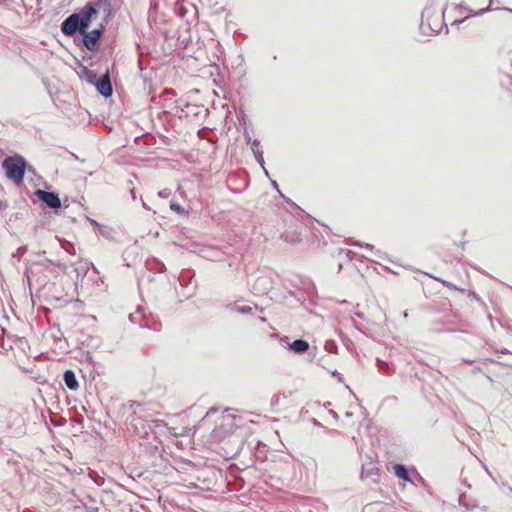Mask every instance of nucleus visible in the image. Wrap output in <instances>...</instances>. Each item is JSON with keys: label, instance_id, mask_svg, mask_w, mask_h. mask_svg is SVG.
Returning a JSON list of instances; mask_svg holds the SVG:
<instances>
[{"label": "nucleus", "instance_id": "nucleus-1", "mask_svg": "<svg viewBox=\"0 0 512 512\" xmlns=\"http://www.w3.org/2000/svg\"><path fill=\"white\" fill-rule=\"evenodd\" d=\"M451 12L452 8H446L445 10H437L433 7L425 8L421 17V29L427 33H439L446 26L445 18L450 19L451 24H456L469 17L466 15L461 19L452 18Z\"/></svg>", "mask_w": 512, "mask_h": 512}, {"label": "nucleus", "instance_id": "nucleus-2", "mask_svg": "<svg viewBox=\"0 0 512 512\" xmlns=\"http://www.w3.org/2000/svg\"><path fill=\"white\" fill-rule=\"evenodd\" d=\"M3 168L6 171L7 177L19 184L23 181V177L26 169V161L20 155L10 156L4 159L2 163Z\"/></svg>", "mask_w": 512, "mask_h": 512}, {"label": "nucleus", "instance_id": "nucleus-3", "mask_svg": "<svg viewBox=\"0 0 512 512\" xmlns=\"http://www.w3.org/2000/svg\"><path fill=\"white\" fill-rule=\"evenodd\" d=\"M45 252H41L39 253L37 256H38V260L36 261H33L31 263H29L27 266H26V269H25V277L27 279V282L28 284L31 283V281L41 272V267L42 266H46V264L50 263V264H53V265H56L60 268H63L65 269V265H63L62 263L60 262H54L48 258H45L43 255H44Z\"/></svg>", "mask_w": 512, "mask_h": 512}, {"label": "nucleus", "instance_id": "nucleus-4", "mask_svg": "<svg viewBox=\"0 0 512 512\" xmlns=\"http://www.w3.org/2000/svg\"><path fill=\"white\" fill-rule=\"evenodd\" d=\"M75 14L79 15L78 20L81 27V33H84L85 30L89 27L91 21L98 15V11L93 4L88 3L78 13Z\"/></svg>", "mask_w": 512, "mask_h": 512}, {"label": "nucleus", "instance_id": "nucleus-5", "mask_svg": "<svg viewBox=\"0 0 512 512\" xmlns=\"http://www.w3.org/2000/svg\"><path fill=\"white\" fill-rule=\"evenodd\" d=\"M35 195L44 202L49 208L57 209L61 207V200L59 196L53 192H48L38 189Z\"/></svg>", "mask_w": 512, "mask_h": 512}, {"label": "nucleus", "instance_id": "nucleus-6", "mask_svg": "<svg viewBox=\"0 0 512 512\" xmlns=\"http://www.w3.org/2000/svg\"><path fill=\"white\" fill-rule=\"evenodd\" d=\"M79 15L75 13L70 15L67 19H65L61 25V30L65 35H73L77 31L81 33V27L79 24Z\"/></svg>", "mask_w": 512, "mask_h": 512}, {"label": "nucleus", "instance_id": "nucleus-7", "mask_svg": "<svg viewBox=\"0 0 512 512\" xmlns=\"http://www.w3.org/2000/svg\"><path fill=\"white\" fill-rule=\"evenodd\" d=\"M471 15H479L489 10L492 0H467Z\"/></svg>", "mask_w": 512, "mask_h": 512}, {"label": "nucleus", "instance_id": "nucleus-8", "mask_svg": "<svg viewBox=\"0 0 512 512\" xmlns=\"http://www.w3.org/2000/svg\"><path fill=\"white\" fill-rule=\"evenodd\" d=\"M98 92L104 97H110L113 92L111 80L108 72L105 73L96 83Z\"/></svg>", "mask_w": 512, "mask_h": 512}, {"label": "nucleus", "instance_id": "nucleus-9", "mask_svg": "<svg viewBox=\"0 0 512 512\" xmlns=\"http://www.w3.org/2000/svg\"><path fill=\"white\" fill-rule=\"evenodd\" d=\"M83 34V41H84V45L88 48V49H93L95 47V45L97 44V41L98 39L100 38L101 36V31L100 30H92L91 32H84L82 33Z\"/></svg>", "mask_w": 512, "mask_h": 512}, {"label": "nucleus", "instance_id": "nucleus-10", "mask_svg": "<svg viewBox=\"0 0 512 512\" xmlns=\"http://www.w3.org/2000/svg\"><path fill=\"white\" fill-rule=\"evenodd\" d=\"M63 381L68 389L75 391L79 388L76 375L72 370H66L63 374Z\"/></svg>", "mask_w": 512, "mask_h": 512}, {"label": "nucleus", "instance_id": "nucleus-11", "mask_svg": "<svg viewBox=\"0 0 512 512\" xmlns=\"http://www.w3.org/2000/svg\"><path fill=\"white\" fill-rule=\"evenodd\" d=\"M459 505L467 510L478 508L479 505L475 499H472L466 492H462L458 499Z\"/></svg>", "mask_w": 512, "mask_h": 512}, {"label": "nucleus", "instance_id": "nucleus-12", "mask_svg": "<svg viewBox=\"0 0 512 512\" xmlns=\"http://www.w3.org/2000/svg\"><path fill=\"white\" fill-rule=\"evenodd\" d=\"M289 348L296 353H304L309 349V343L306 340L297 339L289 344Z\"/></svg>", "mask_w": 512, "mask_h": 512}, {"label": "nucleus", "instance_id": "nucleus-13", "mask_svg": "<svg viewBox=\"0 0 512 512\" xmlns=\"http://www.w3.org/2000/svg\"><path fill=\"white\" fill-rule=\"evenodd\" d=\"M73 266H74V271L77 274V278L79 276L84 277L87 274L88 270H89V263L88 262L79 261V262L74 263Z\"/></svg>", "mask_w": 512, "mask_h": 512}, {"label": "nucleus", "instance_id": "nucleus-14", "mask_svg": "<svg viewBox=\"0 0 512 512\" xmlns=\"http://www.w3.org/2000/svg\"><path fill=\"white\" fill-rule=\"evenodd\" d=\"M393 469H394V474L398 478H400L404 481H410L408 471L404 465L396 464V465H394Z\"/></svg>", "mask_w": 512, "mask_h": 512}, {"label": "nucleus", "instance_id": "nucleus-15", "mask_svg": "<svg viewBox=\"0 0 512 512\" xmlns=\"http://www.w3.org/2000/svg\"><path fill=\"white\" fill-rule=\"evenodd\" d=\"M247 138H248V141L250 143V147H251V150L252 152H255L256 150H261V145H260V141L259 140H251V138L249 137V135L247 134Z\"/></svg>", "mask_w": 512, "mask_h": 512}, {"label": "nucleus", "instance_id": "nucleus-16", "mask_svg": "<svg viewBox=\"0 0 512 512\" xmlns=\"http://www.w3.org/2000/svg\"><path fill=\"white\" fill-rule=\"evenodd\" d=\"M254 156H255V159L257 161V163L262 167L264 168V158H263V151L262 150H256L255 152H253Z\"/></svg>", "mask_w": 512, "mask_h": 512}, {"label": "nucleus", "instance_id": "nucleus-17", "mask_svg": "<svg viewBox=\"0 0 512 512\" xmlns=\"http://www.w3.org/2000/svg\"><path fill=\"white\" fill-rule=\"evenodd\" d=\"M254 156H255V159L257 161V163L262 167L264 168V158H263V151L262 150H256L255 152H253Z\"/></svg>", "mask_w": 512, "mask_h": 512}, {"label": "nucleus", "instance_id": "nucleus-18", "mask_svg": "<svg viewBox=\"0 0 512 512\" xmlns=\"http://www.w3.org/2000/svg\"><path fill=\"white\" fill-rule=\"evenodd\" d=\"M325 349L330 353H336L337 352V345L334 341H326L325 343Z\"/></svg>", "mask_w": 512, "mask_h": 512}, {"label": "nucleus", "instance_id": "nucleus-19", "mask_svg": "<svg viewBox=\"0 0 512 512\" xmlns=\"http://www.w3.org/2000/svg\"><path fill=\"white\" fill-rule=\"evenodd\" d=\"M170 208L171 210L179 213V214H182L184 213V208L177 202H171L170 203Z\"/></svg>", "mask_w": 512, "mask_h": 512}, {"label": "nucleus", "instance_id": "nucleus-20", "mask_svg": "<svg viewBox=\"0 0 512 512\" xmlns=\"http://www.w3.org/2000/svg\"><path fill=\"white\" fill-rule=\"evenodd\" d=\"M354 245H358V246H365V248H366L367 250H369V251H371V252H373V253H375V254H379V253H380V251H379V250H376V249H375V247H374L373 245H371V244H365V245H363V244H362V243H360V242H355V243H354Z\"/></svg>", "mask_w": 512, "mask_h": 512}, {"label": "nucleus", "instance_id": "nucleus-21", "mask_svg": "<svg viewBox=\"0 0 512 512\" xmlns=\"http://www.w3.org/2000/svg\"><path fill=\"white\" fill-rule=\"evenodd\" d=\"M235 310L241 314H249L252 311V308L250 306H240L236 307Z\"/></svg>", "mask_w": 512, "mask_h": 512}, {"label": "nucleus", "instance_id": "nucleus-22", "mask_svg": "<svg viewBox=\"0 0 512 512\" xmlns=\"http://www.w3.org/2000/svg\"><path fill=\"white\" fill-rule=\"evenodd\" d=\"M139 319H140V312L139 311H136L135 313H132V314L129 315V320L132 323H138Z\"/></svg>", "mask_w": 512, "mask_h": 512}, {"label": "nucleus", "instance_id": "nucleus-23", "mask_svg": "<svg viewBox=\"0 0 512 512\" xmlns=\"http://www.w3.org/2000/svg\"><path fill=\"white\" fill-rule=\"evenodd\" d=\"M14 420H15V422L20 424L19 427L17 428L18 433H22L23 432V429H22L23 419L20 417V415H14Z\"/></svg>", "mask_w": 512, "mask_h": 512}, {"label": "nucleus", "instance_id": "nucleus-24", "mask_svg": "<svg viewBox=\"0 0 512 512\" xmlns=\"http://www.w3.org/2000/svg\"><path fill=\"white\" fill-rule=\"evenodd\" d=\"M170 194H171V191H170V189H167V188L158 192V195L161 198H168L170 196Z\"/></svg>", "mask_w": 512, "mask_h": 512}, {"label": "nucleus", "instance_id": "nucleus-25", "mask_svg": "<svg viewBox=\"0 0 512 512\" xmlns=\"http://www.w3.org/2000/svg\"><path fill=\"white\" fill-rule=\"evenodd\" d=\"M378 367L381 371H384L386 368H388V364L385 361H381L377 359Z\"/></svg>", "mask_w": 512, "mask_h": 512}, {"label": "nucleus", "instance_id": "nucleus-26", "mask_svg": "<svg viewBox=\"0 0 512 512\" xmlns=\"http://www.w3.org/2000/svg\"><path fill=\"white\" fill-rule=\"evenodd\" d=\"M85 508H86L87 512H98L99 511V508L96 506H91V507L86 506Z\"/></svg>", "mask_w": 512, "mask_h": 512}, {"label": "nucleus", "instance_id": "nucleus-27", "mask_svg": "<svg viewBox=\"0 0 512 512\" xmlns=\"http://www.w3.org/2000/svg\"><path fill=\"white\" fill-rule=\"evenodd\" d=\"M271 184H272L273 188L279 192V186H278L277 182L274 180H271Z\"/></svg>", "mask_w": 512, "mask_h": 512}, {"label": "nucleus", "instance_id": "nucleus-28", "mask_svg": "<svg viewBox=\"0 0 512 512\" xmlns=\"http://www.w3.org/2000/svg\"><path fill=\"white\" fill-rule=\"evenodd\" d=\"M462 482H463V484H464L467 488H471V484H469V483L467 482L466 477H464V478L462 479Z\"/></svg>", "mask_w": 512, "mask_h": 512}, {"label": "nucleus", "instance_id": "nucleus-29", "mask_svg": "<svg viewBox=\"0 0 512 512\" xmlns=\"http://www.w3.org/2000/svg\"><path fill=\"white\" fill-rule=\"evenodd\" d=\"M215 411H216V409H215V408H213V407H212V408H210V409L207 411V413H206L205 417L209 416L211 413H213V412H215Z\"/></svg>", "mask_w": 512, "mask_h": 512}, {"label": "nucleus", "instance_id": "nucleus-30", "mask_svg": "<svg viewBox=\"0 0 512 512\" xmlns=\"http://www.w3.org/2000/svg\"><path fill=\"white\" fill-rule=\"evenodd\" d=\"M131 196H132L133 200H135V199H136V196H135V191H134V189H132V190H131Z\"/></svg>", "mask_w": 512, "mask_h": 512}, {"label": "nucleus", "instance_id": "nucleus-31", "mask_svg": "<svg viewBox=\"0 0 512 512\" xmlns=\"http://www.w3.org/2000/svg\"><path fill=\"white\" fill-rule=\"evenodd\" d=\"M204 131H205V130L199 129V130H198V135H199V136H202Z\"/></svg>", "mask_w": 512, "mask_h": 512}, {"label": "nucleus", "instance_id": "nucleus-32", "mask_svg": "<svg viewBox=\"0 0 512 512\" xmlns=\"http://www.w3.org/2000/svg\"><path fill=\"white\" fill-rule=\"evenodd\" d=\"M18 251L24 253L26 251V247L19 248Z\"/></svg>", "mask_w": 512, "mask_h": 512}, {"label": "nucleus", "instance_id": "nucleus-33", "mask_svg": "<svg viewBox=\"0 0 512 512\" xmlns=\"http://www.w3.org/2000/svg\"><path fill=\"white\" fill-rule=\"evenodd\" d=\"M139 324H140V327H149V325H148V324H145V323H141V322H139Z\"/></svg>", "mask_w": 512, "mask_h": 512}, {"label": "nucleus", "instance_id": "nucleus-34", "mask_svg": "<svg viewBox=\"0 0 512 512\" xmlns=\"http://www.w3.org/2000/svg\"><path fill=\"white\" fill-rule=\"evenodd\" d=\"M262 169H263V171H264L265 175H266L267 177H269V173H268V171L266 170V168L264 167V168H262Z\"/></svg>", "mask_w": 512, "mask_h": 512}]
</instances>
